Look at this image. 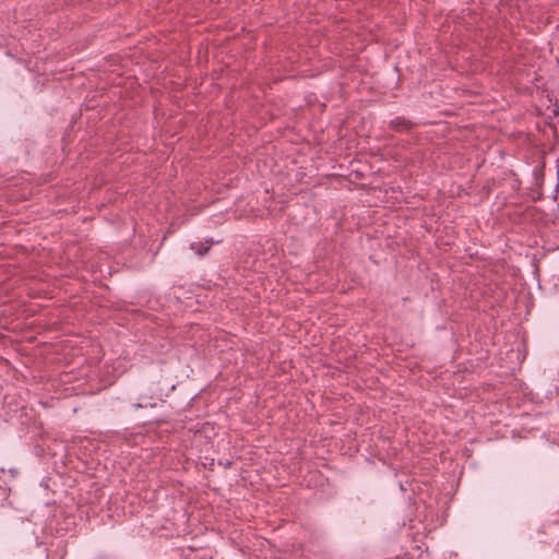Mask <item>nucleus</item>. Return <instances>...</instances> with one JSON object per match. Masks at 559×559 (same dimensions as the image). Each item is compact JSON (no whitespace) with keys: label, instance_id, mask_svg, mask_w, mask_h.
Masks as SVG:
<instances>
[{"label":"nucleus","instance_id":"2","mask_svg":"<svg viewBox=\"0 0 559 559\" xmlns=\"http://www.w3.org/2000/svg\"><path fill=\"white\" fill-rule=\"evenodd\" d=\"M5 472H7V471H5V468H4V467H0V473H1V474H4Z\"/></svg>","mask_w":559,"mask_h":559},{"label":"nucleus","instance_id":"1","mask_svg":"<svg viewBox=\"0 0 559 559\" xmlns=\"http://www.w3.org/2000/svg\"><path fill=\"white\" fill-rule=\"evenodd\" d=\"M8 472L10 473L11 477L15 476L16 471L14 468H10Z\"/></svg>","mask_w":559,"mask_h":559},{"label":"nucleus","instance_id":"4","mask_svg":"<svg viewBox=\"0 0 559 559\" xmlns=\"http://www.w3.org/2000/svg\"><path fill=\"white\" fill-rule=\"evenodd\" d=\"M557 191H559V183L557 185Z\"/></svg>","mask_w":559,"mask_h":559},{"label":"nucleus","instance_id":"3","mask_svg":"<svg viewBox=\"0 0 559 559\" xmlns=\"http://www.w3.org/2000/svg\"><path fill=\"white\" fill-rule=\"evenodd\" d=\"M557 175H558V180H559V164H558Z\"/></svg>","mask_w":559,"mask_h":559}]
</instances>
